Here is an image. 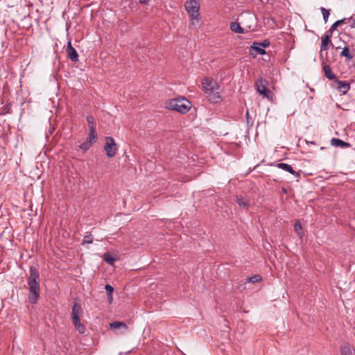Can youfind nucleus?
<instances>
[{
	"instance_id": "nucleus-36",
	"label": "nucleus",
	"mask_w": 355,
	"mask_h": 355,
	"mask_svg": "<svg viewBox=\"0 0 355 355\" xmlns=\"http://www.w3.org/2000/svg\"><path fill=\"white\" fill-rule=\"evenodd\" d=\"M283 192H286V190L285 189H283Z\"/></svg>"
},
{
	"instance_id": "nucleus-7",
	"label": "nucleus",
	"mask_w": 355,
	"mask_h": 355,
	"mask_svg": "<svg viewBox=\"0 0 355 355\" xmlns=\"http://www.w3.org/2000/svg\"><path fill=\"white\" fill-rule=\"evenodd\" d=\"M105 140L106 142L104 146V150L105 151L106 155L110 158L114 157L118 150L117 144L112 137H106Z\"/></svg>"
},
{
	"instance_id": "nucleus-17",
	"label": "nucleus",
	"mask_w": 355,
	"mask_h": 355,
	"mask_svg": "<svg viewBox=\"0 0 355 355\" xmlns=\"http://www.w3.org/2000/svg\"><path fill=\"white\" fill-rule=\"evenodd\" d=\"M230 30L236 33H244V29L237 22H231L230 26Z\"/></svg>"
},
{
	"instance_id": "nucleus-10",
	"label": "nucleus",
	"mask_w": 355,
	"mask_h": 355,
	"mask_svg": "<svg viewBox=\"0 0 355 355\" xmlns=\"http://www.w3.org/2000/svg\"><path fill=\"white\" fill-rule=\"evenodd\" d=\"M335 83L337 84V90L342 94H345L350 89L349 83L346 81L336 79Z\"/></svg>"
},
{
	"instance_id": "nucleus-2",
	"label": "nucleus",
	"mask_w": 355,
	"mask_h": 355,
	"mask_svg": "<svg viewBox=\"0 0 355 355\" xmlns=\"http://www.w3.org/2000/svg\"><path fill=\"white\" fill-rule=\"evenodd\" d=\"M202 85L206 94L208 101L211 103H218L221 101L222 98L219 94V85L211 78H204Z\"/></svg>"
},
{
	"instance_id": "nucleus-9",
	"label": "nucleus",
	"mask_w": 355,
	"mask_h": 355,
	"mask_svg": "<svg viewBox=\"0 0 355 355\" xmlns=\"http://www.w3.org/2000/svg\"><path fill=\"white\" fill-rule=\"evenodd\" d=\"M67 57L71 61L76 62L78 61V54L76 50L72 46L71 42L69 41L67 46Z\"/></svg>"
},
{
	"instance_id": "nucleus-32",
	"label": "nucleus",
	"mask_w": 355,
	"mask_h": 355,
	"mask_svg": "<svg viewBox=\"0 0 355 355\" xmlns=\"http://www.w3.org/2000/svg\"><path fill=\"white\" fill-rule=\"evenodd\" d=\"M107 300H108V302L110 304H111L113 301V297H112V294H107Z\"/></svg>"
},
{
	"instance_id": "nucleus-21",
	"label": "nucleus",
	"mask_w": 355,
	"mask_h": 355,
	"mask_svg": "<svg viewBox=\"0 0 355 355\" xmlns=\"http://www.w3.org/2000/svg\"><path fill=\"white\" fill-rule=\"evenodd\" d=\"M340 56L345 57L347 61H349L353 58V55L350 53L348 47L345 46L340 53Z\"/></svg>"
},
{
	"instance_id": "nucleus-16",
	"label": "nucleus",
	"mask_w": 355,
	"mask_h": 355,
	"mask_svg": "<svg viewBox=\"0 0 355 355\" xmlns=\"http://www.w3.org/2000/svg\"><path fill=\"white\" fill-rule=\"evenodd\" d=\"M341 355H355V350L349 344H345L341 347Z\"/></svg>"
},
{
	"instance_id": "nucleus-3",
	"label": "nucleus",
	"mask_w": 355,
	"mask_h": 355,
	"mask_svg": "<svg viewBox=\"0 0 355 355\" xmlns=\"http://www.w3.org/2000/svg\"><path fill=\"white\" fill-rule=\"evenodd\" d=\"M167 107L180 113L186 114L191 108V103L184 97L171 99L168 101Z\"/></svg>"
},
{
	"instance_id": "nucleus-29",
	"label": "nucleus",
	"mask_w": 355,
	"mask_h": 355,
	"mask_svg": "<svg viewBox=\"0 0 355 355\" xmlns=\"http://www.w3.org/2000/svg\"><path fill=\"white\" fill-rule=\"evenodd\" d=\"M86 119H87V123L89 124V127L95 128V125H96L95 119H94V118L92 116H91V115L87 116Z\"/></svg>"
},
{
	"instance_id": "nucleus-33",
	"label": "nucleus",
	"mask_w": 355,
	"mask_h": 355,
	"mask_svg": "<svg viewBox=\"0 0 355 355\" xmlns=\"http://www.w3.org/2000/svg\"><path fill=\"white\" fill-rule=\"evenodd\" d=\"M139 2L142 4H147L148 3V0H139Z\"/></svg>"
},
{
	"instance_id": "nucleus-8",
	"label": "nucleus",
	"mask_w": 355,
	"mask_h": 355,
	"mask_svg": "<svg viewBox=\"0 0 355 355\" xmlns=\"http://www.w3.org/2000/svg\"><path fill=\"white\" fill-rule=\"evenodd\" d=\"M330 60L328 58V60H324L322 61V70L324 73V76L327 78H328L329 80H336V75L334 74V73L332 71L329 64H327V62H329Z\"/></svg>"
},
{
	"instance_id": "nucleus-28",
	"label": "nucleus",
	"mask_w": 355,
	"mask_h": 355,
	"mask_svg": "<svg viewBox=\"0 0 355 355\" xmlns=\"http://www.w3.org/2000/svg\"><path fill=\"white\" fill-rule=\"evenodd\" d=\"M253 45H259V46H261L263 49L268 47L270 46V41L268 40H264L261 42H254Z\"/></svg>"
},
{
	"instance_id": "nucleus-4",
	"label": "nucleus",
	"mask_w": 355,
	"mask_h": 355,
	"mask_svg": "<svg viewBox=\"0 0 355 355\" xmlns=\"http://www.w3.org/2000/svg\"><path fill=\"white\" fill-rule=\"evenodd\" d=\"M268 81L263 78H259L255 82V86L257 92L268 99H271L272 96V92L267 88Z\"/></svg>"
},
{
	"instance_id": "nucleus-13",
	"label": "nucleus",
	"mask_w": 355,
	"mask_h": 355,
	"mask_svg": "<svg viewBox=\"0 0 355 355\" xmlns=\"http://www.w3.org/2000/svg\"><path fill=\"white\" fill-rule=\"evenodd\" d=\"M97 140V135L96 133V129L93 127H89V136L86 139V141L90 145H92Z\"/></svg>"
},
{
	"instance_id": "nucleus-5",
	"label": "nucleus",
	"mask_w": 355,
	"mask_h": 355,
	"mask_svg": "<svg viewBox=\"0 0 355 355\" xmlns=\"http://www.w3.org/2000/svg\"><path fill=\"white\" fill-rule=\"evenodd\" d=\"M184 6L192 19H197L198 18L200 8L198 0H187Z\"/></svg>"
},
{
	"instance_id": "nucleus-22",
	"label": "nucleus",
	"mask_w": 355,
	"mask_h": 355,
	"mask_svg": "<svg viewBox=\"0 0 355 355\" xmlns=\"http://www.w3.org/2000/svg\"><path fill=\"white\" fill-rule=\"evenodd\" d=\"M103 259L111 266H113L116 261V259L114 258L109 252L104 253Z\"/></svg>"
},
{
	"instance_id": "nucleus-6",
	"label": "nucleus",
	"mask_w": 355,
	"mask_h": 355,
	"mask_svg": "<svg viewBox=\"0 0 355 355\" xmlns=\"http://www.w3.org/2000/svg\"><path fill=\"white\" fill-rule=\"evenodd\" d=\"M331 33L329 35L327 33L324 36L322 37L321 45H320V58L321 61L328 60L327 53H324V51H327L331 45H332L331 41Z\"/></svg>"
},
{
	"instance_id": "nucleus-11",
	"label": "nucleus",
	"mask_w": 355,
	"mask_h": 355,
	"mask_svg": "<svg viewBox=\"0 0 355 355\" xmlns=\"http://www.w3.org/2000/svg\"><path fill=\"white\" fill-rule=\"evenodd\" d=\"M275 166L277 168H279L284 171H286L290 173L291 174L293 175L295 178H300V176L299 172L294 171L293 167L288 164L278 163V164H276Z\"/></svg>"
},
{
	"instance_id": "nucleus-24",
	"label": "nucleus",
	"mask_w": 355,
	"mask_h": 355,
	"mask_svg": "<svg viewBox=\"0 0 355 355\" xmlns=\"http://www.w3.org/2000/svg\"><path fill=\"white\" fill-rule=\"evenodd\" d=\"M245 280H246V282H248V283H250H250H257L261 280V277L259 275H255L252 277H248V278H246Z\"/></svg>"
},
{
	"instance_id": "nucleus-26",
	"label": "nucleus",
	"mask_w": 355,
	"mask_h": 355,
	"mask_svg": "<svg viewBox=\"0 0 355 355\" xmlns=\"http://www.w3.org/2000/svg\"><path fill=\"white\" fill-rule=\"evenodd\" d=\"M321 10V12H322V16H323V19H324V21L325 23H327V20H328V17L329 16V14H330V10H327L323 7H322L320 8Z\"/></svg>"
},
{
	"instance_id": "nucleus-31",
	"label": "nucleus",
	"mask_w": 355,
	"mask_h": 355,
	"mask_svg": "<svg viewBox=\"0 0 355 355\" xmlns=\"http://www.w3.org/2000/svg\"><path fill=\"white\" fill-rule=\"evenodd\" d=\"M105 289L107 294H112L114 292V288L110 284H106Z\"/></svg>"
},
{
	"instance_id": "nucleus-18",
	"label": "nucleus",
	"mask_w": 355,
	"mask_h": 355,
	"mask_svg": "<svg viewBox=\"0 0 355 355\" xmlns=\"http://www.w3.org/2000/svg\"><path fill=\"white\" fill-rule=\"evenodd\" d=\"M236 202L241 207L243 208L248 209L250 206L249 199L242 196L236 197Z\"/></svg>"
},
{
	"instance_id": "nucleus-34",
	"label": "nucleus",
	"mask_w": 355,
	"mask_h": 355,
	"mask_svg": "<svg viewBox=\"0 0 355 355\" xmlns=\"http://www.w3.org/2000/svg\"><path fill=\"white\" fill-rule=\"evenodd\" d=\"M245 116H246L247 121L248 122L249 117H250L248 111L246 112Z\"/></svg>"
},
{
	"instance_id": "nucleus-20",
	"label": "nucleus",
	"mask_w": 355,
	"mask_h": 355,
	"mask_svg": "<svg viewBox=\"0 0 355 355\" xmlns=\"http://www.w3.org/2000/svg\"><path fill=\"white\" fill-rule=\"evenodd\" d=\"M110 327L111 329H116L123 328L125 331L128 329V326L125 323L123 322L116 321L110 324Z\"/></svg>"
},
{
	"instance_id": "nucleus-27",
	"label": "nucleus",
	"mask_w": 355,
	"mask_h": 355,
	"mask_svg": "<svg viewBox=\"0 0 355 355\" xmlns=\"http://www.w3.org/2000/svg\"><path fill=\"white\" fill-rule=\"evenodd\" d=\"M92 242H93V236H92L91 234H89L84 236L83 241H82V245H84L85 243L90 244V243H92Z\"/></svg>"
},
{
	"instance_id": "nucleus-14",
	"label": "nucleus",
	"mask_w": 355,
	"mask_h": 355,
	"mask_svg": "<svg viewBox=\"0 0 355 355\" xmlns=\"http://www.w3.org/2000/svg\"><path fill=\"white\" fill-rule=\"evenodd\" d=\"M83 313V310L80 306V304L75 302L73 304L72 311H71V318H80Z\"/></svg>"
},
{
	"instance_id": "nucleus-30",
	"label": "nucleus",
	"mask_w": 355,
	"mask_h": 355,
	"mask_svg": "<svg viewBox=\"0 0 355 355\" xmlns=\"http://www.w3.org/2000/svg\"><path fill=\"white\" fill-rule=\"evenodd\" d=\"M92 146V145H90L89 143H87L86 141L83 143H82L80 146H79V148L83 150L84 152H86L87 150H88L90 147Z\"/></svg>"
},
{
	"instance_id": "nucleus-19",
	"label": "nucleus",
	"mask_w": 355,
	"mask_h": 355,
	"mask_svg": "<svg viewBox=\"0 0 355 355\" xmlns=\"http://www.w3.org/2000/svg\"><path fill=\"white\" fill-rule=\"evenodd\" d=\"M352 19H353L352 17H351L349 18H344V19L336 21L331 25V26L330 27V28L329 30V32L332 33L337 28L338 26H340V25L345 23L346 20L349 21V20H352Z\"/></svg>"
},
{
	"instance_id": "nucleus-25",
	"label": "nucleus",
	"mask_w": 355,
	"mask_h": 355,
	"mask_svg": "<svg viewBox=\"0 0 355 355\" xmlns=\"http://www.w3.org/2000/svg\"><path fill=\"white\" fill-rule=\"evenodd\" d=\"M251 47L253 50H254L259 55H263L266 54V51L261 46H259V45L254 46L252 44Z\"/></svg>"
},
{
	"instance_id": "nucleus-1",
	"label": "nucleus",
	"mask_w": 355,
	"mask_h": 355,
	"mask_svg": "<svg viewBox=\"0 0 355 355\" xmlns=\"http://www.w3.org/2000/svg\"><path fill=\"white\" fill-rule=\"evenodd\" d=\"M30 275L28 278V299L31 304H36L40 297V274L35 266L30 267Z\"/></svg>"
},
{
	"instance_id": "nucleus-35",
	"label": "nucleus",
	"mask_w": 355,
	"mask_h": 355,
	"mask_svg": "<svg viewBox=\"0 0 355 355\" xmlns=\"http://www.w3.org/2000/svg\"><path fill=\"white\" fill-rule=\"evenodd\" d=\"M350 26H351V28H355V19L353 20V22H352V24H351Z\"/></svg>"
},
{
	"instance_id": "nucleus-23",
	"label": "nucleus",
	"mask_w": 355,
	"mask_h": 355,
	"mask_svg": "<svg viewBox=\"0 0 355 355\" xmlns=\"http://www.w3.org/2000/svg\"><path fill=\"white\" fill-rule=\"evenodd\" d=\"M294 229H295V231L296 232L297 234L300 237H302L303 235L302 227V224L300 220H297L295 222V225H294Z\"/></svg>"
},
{
	"instance_id": "nucleus-12",
	"label": "nucleus",
	"mask_w": 355,
	"mask_h": 355,
	"mask_svg": "<svg viewBox=\"0 0 355 355\" xmlns=\"http://www.w3.org/2000/svg\"><path fill=\"white\" fill-rule=\"evenodd\" d=\"M331 146L335 147H340V148H349L350 147V144L345 142L340 139L332 138L330 141Z\"/></svg>"
},
{
	"instance_id": "nucleus-15",
	"label": "nucleus",
	"mask_w": 355,
	"mask_h": 355,
	"mask_svg": "<svg viewBox=\"0 0 355 355\" xmlns=\"http://www.w3.org/2000/svg\"><path fill=\"white\" fill-rule=\"evenodd\" d=\"M73 323L74 324V327L80 333V334H84L85 332V326L80 322V318H71Z\"/></svg>"
}]
</instances>
